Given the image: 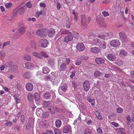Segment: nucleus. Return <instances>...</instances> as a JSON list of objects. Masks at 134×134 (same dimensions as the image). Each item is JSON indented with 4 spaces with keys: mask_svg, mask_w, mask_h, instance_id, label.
Returning <instances> with one entry per match:
<instances>
[{
    "mask_svg": "<svg viewBox=\"0 0 134 134\" xmlns=\"http://www.w3.org/2000/svg\"><path fill=\"white\" fill-rule=\"evenodd\" d=\"M48 44V41L44 39L39 40L38 43L39 46L43 48H46L47 47Z\"/></svg>",
    "mask_w": 134,
    "mask_h": 134,
    "instance_id": "f257e3e1",
    "label": "nucleus"
},
{
    "mask_svg": "<svg viewBox=\"0 0 134 134\" xmlns=\"http://www.w3.org/2000/svg\"><path fill=\"white\" fill-rule=\"evenodd\" d=\"M46 31L47 30L46 29L40 30L37 31L36 33L39 36L44 37L47 35Z\"/></svg>",
    "mask_w": 134,
    "mask_h": 134,
    "instance_id": "f03ea898",
    "label": "nucleus"
},
{
    "mask_svg": "<svg viewBox=\"0 0 134 134\" xmlns=\"http://www.w3.org/2000/svg\"><path fill=\"white\" fill-rule=\"evenodd\" d=\"M113 35V34L112 33L109 32L108 33H105V35H98V37L104 40L105 39H107L110 38Z\"/></svg>",
    "mask_w": 134,
    "mask_h": 134,
    "instance_id": "7ed1b4c3",
    "label": "nucleus"
},
{
    "mask_svg": "<svg viewBox=\"0 0 134 134\" xmlns=\"http://www.w3.org/2000/svg\"><path fill=\"white\" fill-rule=\"evenodd\" d=\"M83 87L85 91H88L90 88V83L89 81L88 80L85 81L83 83Z\"/></svg>",
    "mask_w": 134,
    "mask_h": 134,
    "instance_id": "20e7f679",
    "label": "nucleus"
},
{
    "mask_svg": "<svg viewBox=\"0 0 134 134\" xmlns=\"http://www.w3.org/2000/svg\"><path fill=\"white\" fill-rule=\"evenodd\" d=\"M110 45L113 47L119 46L120 44V42L118 40H113L110 42Z\"/></svg>",
    "mask_w": 134,
    "mask_h": 134,
    "instance_id": "39448f33",
    "label": "nucleus"
},
{
    "mask_svg": "<svg viewBox=\"0 0 134 134\" xmlns=\"http://www.w3.org/2000/svg\"><path fill=\"white\" fill-rule=\"evenodd\" d=\"M119 35L122 42L126 41L127 37L124 32H120L119 33Z\"/></svg>",
    "mask_w": 134,
    "mask_h": 134,
    "instance_id": "423d86ee",
    "label": "nucleus"
},
{
    "mask_svg": "<svg viewBox=\"0 0 134 134\" xmlns=\"http://www.w3.org/2000/svg\"><path fill=\"white\" fill-rule=\"evenodd\" d=\"M76 48L79 51H83L85 48L84 45L82 43H78L76 46Z\"/></svg>",
    "mask_w": 134,
    "mask_h": 134,
    "instance_id": "0eeeda50",
    "label": "nucleus"
},
{
    "mask_svg": "<svg viewBox=\"0 0 134 134\" xmlns=\"http://www.w3.org/2000/svg\"><path fill=\"white\" fill-rule=\"evenodd\" d=\"M73 36L71 35H69L66 36L64 38V42L67 43L71 41L73 38Z\"/></svg>",
    "mask_w": 134,
    "mask_h": 134,
    "instance_id": "6e6552de",
    "label": "nucleus"
},
{
    "mask_svg": "<svg viewBox=\"0 0 134 134\" xmlns=\"http://www.w3.org/2000/svg\"><path fill=\"white\" fill-rule=\"evenodd\" d=\"M107 58L109 60L113 61L115 60L116 57L114 54L113 53H110L107 55Z\"/></svg>",
    "mask_w": 134,
    "mask_h": 134,
    "instance_id": "1a4fd4ad",
    "label": "nucleus"
},
{
    "mask_svg": "<svg viewBox=\"0 0 134 134\" xmlns=\"http://www.w3.org/2000/svg\"><path fill=\"white\" fill-rule=\"evenodd\" d=\"M67 88V85L66 84H64L60 88H59L58 89V92L60 94H61V91L64 92H65Z\"/></svg>",
    "mask_w": 134,
    "mask_h": 134,
    "instance_id": "9d476101",
    "label": "nucleus"
},
{
    "mask_svg": "<svg viewBox=\"0 0 134 134\" xmlns=\"http://www.w3.org/2000/svg\"><path fill=\"white\" fill-rule=\"evenodd\" d=\"M26 90L29 91H31L33 90V86L32 84L30 83H28L25 86Z\"/></svg>",
    "mask_w": 134,
    "mask_h": 134,
    "instance_id": "9b49d317",
    "label": "nucleus"
},
{
    "mask_svg": "<svg viewBox=\"0 0 134 134\" xmlns=\"http://www.w3.org/2000/svg\"><path fill=\"white\" fill-rule=\"evenodd\" d=\"M25 66L26 68L29 69H32L34 67V65L32 63L27 62L25 64Z\"/></svg>",
    "mask_w": 134,
    "mask_h": 134,
    "instance_id": "f8f14e48",
    "label": "nucleus"
},
{
    "mask_svg": "<svg viewBox=\"0 0 134 134\" xmlns=\"http://www.w3.org/2000/svg\"><path fill=\"white\" fill-rule=\"evenodd\" d=\"M63 131L65 133H68L69 132H71L70 130V126L69 125H67L65 126L63 129Z\"/></svg>",
    "mask_w": 134,
    "mask_h": 134,
    "instance_id": "ddd939ff",
    "label": "nucleus"
},
{
    "mask_svg": "<svg viewBox=\"0 0 134 134\" xmlns=\"http://www.w3.org/2000/svg\"><path fill=\"white\" fill-rule=\"evenodd\" d=\"M90 51L94 53H98L100 51V49L99 48L95 47L92 48L91 49Z\"/></svg>",
    "mask_w": 134,
    "mask_h": 134,
    "instance_id": "4468645a",
    "label": "nucleus"
},
{
    "mask_svg": "<svg viewBox=\"0 0 134 134\" xmlns=\"http://www.w3.org/2000/svg\"><path fill=\"white\" fill-rule=\"evenodd\" d=\"M48 63L49 66L51 68H53L55 64L54 59L52 58L49 59Z\"/></svg>",
    "mask_w": 134,
    "mask_h": 134,
    "instance_id": "2eb2a0df",
    "label": "nucleus"
},
{
    "mask_svg": "<svg viewBox=\"0 0 134 134\" xmlns=\"http://www.w3.org/2000/svg\"><path fill=\"white\" fill-rule=\"evenodd\" d=\"M48 33V35L50 37H52L55 35V31L53 29H51L49 30Z\"/></svg>",
    "mask_w": 134,
    "mask_h": 134,
    "instance_id": "dca6fc26",
    "label": "nucleus"
},
{
    "mask_svg": "<svg viewBox=\"0 0 134 134\" xmlns=\"http://www.w3.org/2000/svg\"><path fill=\"white\" fill-rule=\"evenodd\" d=\"M127 53H128L126 51L122 50L120 51L119 54V55L120 57H124L126 56Z\"/></svg>",
    "mask_w": 134,
    "mask_h": 134,
    "instance_id": "f3484780",
    "label": "nucleus"
},
{
    "mask_svg": "<svg viewBox=\"0 0 134 134\" xmlns=\"http://www.w3.org/2000/svg\"><path fill=\"white\" fill-rule=\"evenodd\" d=\"M95 60L96 63L98 64H101L104 62V60L101 58H97L95 59Z\"/></svg>",
    "mask_w": 134,
    "mask_h": 134,
    "instance_id": "a211bd4d",
    "label": "nucleus"
},
{
    "mask_svg": "<svg viewBox=\"0 0 134 134\" xmlns=\"http://www.w3.org/2000/svg\"><path fill=\"white\" fill-rule=\"evenodd\" d=\"M98 44L100 48L103 49H104L106 48V44L103 41H101L99 42Z\"/></svg>",
    "mask_w": 134,
    "mask_h": 134,
    "instance_id": "6ab92c4d",
    "label": "nucleus"
},
{
    "mask_svg": "<svg viewBox=\"0 0 134 134\" xmlns=\"http://www.w3.org/2000/svg\"><path fill=\"white\" fill-rule=\"evenodd\" d=\"M43 110L41 108H38L36 110V114L38 116H40L42 115Z\"/></svg>",
    "mask_w": 134,
    "mask_h": 134,
    "instance_id": "aec40b11",
    "label": "nucleus"
},
{
    "mask_svg": "<svg viewBox=\"0 0 134 134\" xmlns=\"http://www.w3.org/2000/svg\"><path fill=\"white\" fill-rule=\"evenodd\" d=\"M32 55L33 56L36 57L40 59H42L43 58L42 56L40 54L37 52H33L32 53Z\"/></svg>",
    "mask_w": 134,
    "mask_h": 134,
    "instance_id": "412c9836",
    "label": "nucleus"
},
{
    "mask_svg": "<svg viewBox=\"0 0 134 134\" xmlns=\"http://www.w3.org/2000/svg\"><path fill=\"white\" fill-rule=\"evenodd\" d=\"M115 130L118 134H122L125 131V129L123 128L115 129Z\"/></svg>",
    "mask_w": 134,
    "mask_h": 134,
    "instance_id": "4be33fe9",
    "label": "nucleus"
},
{
    "mask_svg": "<svg viewBox=\"0 0 134 134\" xmlns=\"http://www.w3.org/2000/svg\"><path fill=\"white\" fill-rule=\"evenodd\" d=\"M26 28L24 26H21L19 30V33L21 34H24Z\"/></svg>",
    "mask_w": 134,
    "mask_h": 134,
    "instance_id": "5701e85b",
    "label": "nucleus"
},
{
    "mask_svg": "<svg viewBox=\"0 0 134 134\" xmlns=\"http://www.w3.org/2000/svg\"><path fill=\"white\" fill-rule=\"evenodd\" d=\"M59 68L60 70L61 71L64 70L66 68V64L64 63H62L60 65Z\"/></svg>",
    "mask_w": 134,
    "mask_h": 134,
    "instance_id": "b1692460",
    "label": "nucleus"
},
{
    "mask_svg": "<svg viewBox=\"0 0 134 134\" xmlns=\"http://www.w3.org/2000/svg\"><path fill=\"white\" fill-rule=\"evenodd\" d=\"M27 97L29 100L30 102L32 101L33 100V94L30 92L28 93Z\"/></svg>",
    "mask_w": 134,
    "mask_h": 134,
    "instance_id": "393cba45",
    "label": "nucleus"
},
{
    "mask_svg": "<svg viewBox=\"0 0 134 134\" xmlns=\"http://www.w3.org/2000/svg\"><path fill=\"white\" fill-rule=\"evenodd\" d=\"M61 121L60 120L57 119L55 122L56 126L58 128H59L60 127L61 125Z\"/></svg>",
    "mask_w": 134,
    "mask_h": 134,
    "instance_id": "a878e982",
    "label": "nucleus"
},
{
    "mask_svg": "<svg viewBox=\"0 0 134 134\" xmlns=\"http://www.w3.org/2000/svg\"><path fill=\"white\" fill-rule=\"evenodd\" d=\"M34 97L36 101H38L40 99V97L39 94L37 93H35L34 94Z\"/></svg>",
    "mask_w": 134,
    "mask_h": 134,
    "instance_id": "bb28decb",
    "label": "nucleus"
},
{
    "mask_svg": "<svg viewBox=\"0 0 134 134\" xmlns=\"http://www.w3.org/2000/svg\"><path fill=\"white\" fill-rule=\"evenodd\" d=\"M43 71L44 74H47L48 73L49 70L47 67H44L43 68Z\"/></svg>",
    "mask_w": 134,
    "mask_h": 134,
    "instance_id": "cd10ccee",
    "label": "nucleus"
},
{
    "mask_svg": "<svg viewBox=\"0 0 134 134\" xmlns=\"http://www.w3.org/2000/svg\"><path fill=\"white\" fill-rule=\"evenodd\" d=\"M116 63L118 65L121 66L123 64V61L120 59H119L116 60Z\"/></svg>",
    "mask_w": 134,
    "mask_h": 134,
    "instance_id": "c85d7f7f",
    "label": "nucleus"
},
{
    "mask_svg": "<svg viewBox=\"0 0 134 134\" xmlns=\"http://www.w3.org/2000/svg\"><path fill=\"white\" fill-rule=\"evenodd\" d=\"M92 132L91 130L89 128H86L84 131V134H91Z\"/></svg>",
    "mask_w": 134,
    "mask_h": 134,
    "instance_id": "c756f323",
    "label": "nucleus"
},
{
    "mask_svg": "<svg viewBox=\"0 0 134 134\" xmlns=\"http://www.w3.org/2000/svg\"><path fill=\"white\" fill-rule=\"evenodd\" d=\"M51 81L53 82V84L54 85L57 84L59 82V80L57 77H55L54 79H52Z\"/></svg>",
    "mask_w": 134,
    "mask_h": 134,
    "instance_id": "7c9ffc66",
    "label": "nucleus"
},
{
    "mask_svg": "<svg viewBox=\"0 0 134 134\" xmlns=\"http://www.w3.org/2000/svg\"><path fill=\"white\" fill-rule=\"evenodd\" d=\"M23 77L25 78L29 79L30 77V73L28 72H25L23 74Z\"/></svg>",
    "mask_w": 134,
    "mask_h": 134,
    "instance_id": "2f4dec72",
    "label": "nucleus"
},
{
    "mask_svg": "<svg viewBox=\"0 0 134 134\" xmlns=\"http://www.w3.org/2000/svg\"><path fill=\"white\" fill-rule=\"evenodd\" d=\"M50 105V102L49 101H44L43 103V106L44 107H49Z\"/></svg>",
    "mask_w": 134,
    "mask_h": 134,
    "instance_id": "473e14b6",
    "label": "nucleus"
},
{
    "mask_svg": "<svg viewBox=\"0 0 134 134\" xmlns=\"http://www.w3.org/2000/svg\"><path fill=\"white\" fill-rule=\"evenodd\" d=\"M24 58L25 60L27 61H30L31 60V57L30 55L28 54H25L24 56Z\"/></svg>",
    "mask_w": 134,
    "mask_h": 134,
    "instance_id": "72a5a7b5",
    "label": "nucleus"
},
{
    "mask_svg": "<svg viewBox=\"0 0 134 134\" xmlns=\"http://www.w3.org/2000/svg\"><path fill=\"white\" fill-rule=\"evenodd\" d=\"M81 23L83 24L85 22L86 20L85 19V16L84 15H81Z\"/></svg>",
    "mask_w": 134,
    "mask_h": 134,
    "instance_id": "f704fd0d",
    "label": "nucleus"
},
{
    "mask_svg": "<svg viewBox=\"0 0 134 134\" xmlns=\"http://www.w3.org/2000/svg\"><path fill=\"white\" fill-rule=\"evenodd\" d=\"M71 34V32L69 31L68 30H63L61 32L62 34H69L70 35Z\"/></svg>",
    "mask_w": 134,
    "mask_h": 134,
    "instance_id": "c9c22d12",
    "label": "nucleus"
},
{
    "mask_svg": "<svg viewBox=\"0 0 134 134\" xmlns=\"http://www.w3.org/2000/svg\"><path fill=\"white\" fill-rule=\"evenodd\" d=\"M65 58L62 57H60L58 59V63L60 64L62 62H64L65 61Z\"/></svg>",
    "mask_w": 134,
    "mask_h": 134,
    "instance_id": "e433bc0d",
    "label": "nucleus"
},
{
    "mask_svg": "<svg viewBox=\"0 0 134 134\" xmlns=\"http://www.w3.org/2000/svg\"><path fill=\"white\" fill-rule=\"evenodd\" d=\"M70 59L69 58H65V63L66 64V65H68L70 63Z\"/></svg>",
    "mask_w": 134,
    "mask_h": 134,
    "instance_id": "4c0bfd02",
    "label": "nucleus"
},
{
    "mask_svg": "<svg viewBox=\"0 0 134 134\" xmlns=\"http://www.w3.org/2000/svg\"><path fill=\"white\" fill-rule=\"evenodd\" d=\"M48 110L50 111L53 114L55 113V110L53 107L52 106H50L48 107Z\"/></svg>",
    "mask_w": 134,
    "mask_h": 134,
    "instance_id": "58836bf2",
    "label": "nucleus"
},
{
    "mask_svg": "<svg viewBox=\"0 0 134 134\" xmlns=\"http://www.w3.org/2000/svg\"><path fill=\"white\" fill-rule=\"evenodd\" d=\"M79 58L80 60H87L88 59V57L85 56H81L79 57Z\"/></svg>",
    "mask_w": 134,
    "mask_h": 134,
    "instance_id": "ea45409f",
    "label": "nucleus"
},
{
    "mask_svg": "<svg viewBox=\"0 0 134 134\" xmlns=\"http://www.w3.org/2000/svg\"><path fill=\"white\" fill-rule=\"evenodd\" d=\"M54 134H61V131L60 130L55 129L54 130Z\"/></svg>",
    "mask_w": 134,
    "mask_h": 134,
    "instance_id": "a19ab883",
    "label": "nucleus"
},
{
    "mask_svg": "<svg viewBox=\"0 0 134 134\" xmlns=\"http://www.w3.org/2000/svg\"><path fill=\"white\" fill-rule=\"evenodd\" d=\"M96 116L97 118L99 119H102V117L100 115L99 112L98 111H97L96 113Z\"/></svg>",
    "mask_w": 134,
    "mask_h": 134,
    "instance_id": "79ce46f5",
    "label": "nucleus"
},
{
    "mask_svg": "<svg viewBox=\"0 0 134 134\" xmlns=\"http://www.w3.org/2000/svg\"><path fill=\"white\" fill-rule=\"evenodd\" d=\"M102 14L104 17H106L108 16L109 15V13L106 11H104L102 13Z\"/></svg>",
    "mask_w": 134,
    "mask_h": 134,
    "instance_id": "37998d69",
    "label": "nucleus"
},
{
    "mask_svg": "<svg viewBox=\"0 0 134 134\" xmlns=\"http://www.w3.org/2000/svg\"><path fill=\"white\" fill-rule=\"evenodd\" d=\"M10 69L12 71H14L17 69V67L15 65H12V66H11Z\"/></svg>",
    "mask_w": 134,
    "mask_h": 134,
    "instance_id": "c03bdc74",
    "label": "nucleus"
},
{
    "mask_svg": "<svg viewBox=\"0 0 134 134\" xmlns=\"http://www.w3.org/2000/svg\"><path fill=\"white\" fill-rule=\"evenodd\" d=\"M12 3H7L5 4V7L7 9L10 8L12 6Z\"/></svg>",
    "mask_w": 134,
    "mask_h": 134,
    "instance_id": "a18cd8bd",
    "label": "nucleus"
},
{
    "mask_svg": "<svg viewBox=\"0 0 134 134\" xmlns=\"http://www.w3.org/2000/svg\"><path fill=\"white\" fill-rule=\"evenodd\" d=\"M49 114L48 112H46L44 113L42 115L43 118H45L49 116Z\"/></svg>",
    "mask_w": 134,
    "mask_h": 134,
    "instance_id": "49530a36",
    "label": "nucleus"
},
{
    "mask_svg": "<svg viewBox=\"0 0 134 134\" xmlns=\"http://www.w3.org/2000/svg\"><path fill=\"white\" fill-rule=\"evenodd\" d=\"M99 40L97 38H96L93 41V43L94 44H97L99 42Z\"/></svg>",
    "mask_w": 134,
    "mask_h": 134,
    "instance_id": "de8ad7c7",
    "label": "nucleus"
},
{
    "mask_svg": "<svg viewBox=\"0 0 134 134\" xmlns=\"http://www.w3.org/2000/svg\"><path fill=\"white\" fill-rule=\"evenodd\" d=\"M6 121L7 122L5 124V125L6 126H11L13 124L12 122L11 121H8L7 120H6Z\"/></svg>",
    "mask_w": 134,
    "mask_h": 134,
    "instance_id": "09e8293b",
    "label": "nucleus"
},
{
    "mask_svg": "<svg viewBox=\"0 0 134 134\" xmlns=\"http://www.w3.org/2000/svg\"><path fill=\"white\" fill-rule=\"evenodd\" d=\"M97 132L98 134H103V132L102 130L100 128H98L97 130Z\"/></svg>",
    "mask_w": 134,
    "mask_h": 134,
    "instance_id": "8fccbe9b",
    "label": "nucleus"
},
{
    "mask_svg": "<svg viewBox=\"0 0 134 134\" xmlns=\"http://www.w3.org/2000/svg\"><path fill=\"white\" fill-rule=\"evenodd\" d=\"M42 14V11L37 12L36 14V16L37 17H39Z\"/></svg>",
    "mask_w": 134,
    "mask_h": 134,
    "instance_id": "3c124183",
    "label": "nucleus"
},
{
    "mask_svg": "<svg viewBox=\"0 0 134 134\" xmlns=\"http://www.w3.org/2000/svg\"><path fill=\"white\" fill-rule=\"evenodd\" d=\"M50 95L49 93H46L44 95V97L46 99H48L50 97Z\"/></svg>",
    "mask_w": 134,
    "mask_h": 134,
    "instance_id": "603ef678",
    "label": "nucleus"
},
{
    "mask_svg": "<svg viewBox=\"0 0 134 134\" xmlns=\"http://www.w3.org/2000/svg\"><path fill=\"white\" fill-rule=\"evenodd\" d=\"M123 111V109L120 108H118L116 109V111L117 113H121Z\"/></svg>",
    "mask_w": 134,
    "mask_h": 134,
    "instance_id": "864d4df0",
    "label": "nucleus"
},
{
    "mask_svg": "<svg viewBox=\"0 0 134 134\" xmlns=\"http://www.w3.org/2000/svg\"><path fill=\"white\" fill-rule=\"evenodd\" d=\"M14 98L16 100V102L17 104L20 103V100L17 98L16 96H14Z\"/></svg>",
    "mask_w": 134,
    "mask_h": 134,
    "instance_id": "5fc2aeb1",
    "label": "nucleus"
},
{
    "mask_svg": "<svg viewBox=\"0 0 134 134\" xmlns=\"http://www.w3.org/2000/svg\"><path fill=\"white\" fill-rule=\"evenodd\" d=\"M40 53L42 55V56H43L46 57H47L48 56L47 55V53L44 52H41Z\"/></svg>",
    "mask_w": 134,
    "mask_h": 134,
    "instance_id": "6e6d98bb",
    "label": "nucleus"
},
{
    "mask_svg": "<svg viewBox=\"0 0 134 134\" xmlns=\"http://www.w3.org/2000/svg\"><path fill=\"white\" fill-rule=\"evenodd\" d=\"M7 67V66L6 65H2L0 67V69L1 70H3L4 69Z\"/></svg>",
    "mask_w": 134,
    "mask_h": 134,
    "instance_id": "4d7b16f0",
    "label": "nucleus"
},
{
    "mask_svg": "<svg viewBox=\"0 0 134 134\" xmlns=\"http://www.w3.org/2000/svg\"><path fill=\"white\" fill-rule=\"evenodd\" d=\"M100 74V72L98 71H97L95 72L94 73V75L96 76H99Z\"/></svg>",
    "mask_w": 134,
    "mask_h": 134,
    "instance_id": "13d9d810",
    "label": "nucleus"
},
{
    "mask_svg": "<svg viewBox=\"0 0 134 134\" xmlns=\"http://www.w3.org/2000/svg\"><path fill=\"white\" fill-rule=\"evenodd\" d=\"M57 9L59 10L61 7V5L60 3H58V2H57Z\"/></svg>",
    "mask_w": 134,
    "mask_h": 134,
    "instance_id": "bf43d9fd",
    "label": "nucleus"
},
{
    "mask_svg": "<svg viewBox=\"0 0 134 134\" xmlns=\"http://www.w3.org/2000/svg\"><path fill=\"white\" fill-rule=\"evenodd\" d=\"M111 124L116 127H117L119 126V124L114 122H111Z\"/></svg>",
    "mask_w": 134,
    "mask_h": 134,
    "instance_id": "052dcab7",
    "label": "nucleus"
},
{
    "mask_svg": "<svg viewBox=\"0 0 134 134\" xmlns=\"http://www.w3.org/2000/svg\"><path fill=\"white\" fill-rule=\"evenodd\" d=\"M26 5L29 8H30L32 7V5L30 2L27 3L26 4Z\"/></svg>",
    "mask_w": 134,
    "mask_h": 134,
    "instance_id": "680f3d73",
    "label": "nucleus"
},
{
    "mask_svg": "<svg viewBox=\"0 0 134 134\" xmlns=\"http://www.w3.org/2000/svg\"><path fill=\"white\" fill-rule=\"evenodd\" d=\"M16 87L17 89L19 91L21 90V85L18 84L17 85Z\"/></svg>",
    "mask_w": 134,
    "mask_h": 134,
    "instance_id": "e2e57ef3",
    "label": "nucleus"
},
{
    "mask_svg": "<svg viewBox=\"0 0 134 134\" xmlns=\"http://www.w3.org/2000/svg\"><path fill=\"white\" fill-rule=\"evenodd\" d=\"M75 74V70L72 71L71 72V75H70V77L71 78H72L74 76Z\"/></svg>",
    "mask_w": 134,
    "mask_h": 134,
    "instance_id": "0e129e2a",
    "label": "nucleus"
},
{
    "mask_svg": "<svg viewBox=\"0 0 134 134\" xmlns=\"http://www.w3.org/2000/svg\"><path fill=\"white\" fill-rule=\"evenodd\" d=\"M19 11L21 14L25 12L24 9L22 8H21L19 9Z\"/></svg>",
    "mask_w": 134,
    "mask_h": 134,
    "instance_id": "69168bd1",
    "label": "nucleus"
},
{
    "mask_svg": "<svg viewBox=\"0 0 134 134\" xmlns=\"http://www.w3.org/2000/svg\"><path fill=\"white\" fill-rule=\"evenodd\" d=\"M39 5L40 7H45L46 6V4L43 3H40L39 4Z\"/></svg>",
    "mask_w": 134,
    "mask_h": 134,
    "instance_id": "338daca9",
    "label": "nucleus"
},
{
    "mask_svg": "<svg viewBox=\"0 0 134 134\" xmlns=\"http://www.w3.org/2000/svg\"><path fill=\"white\" fill-rule=\"evenodd\" d=\"M46 133L47 134H54L53 132L49 130L46 131Z\"/></svg>",
    "mask_w": 134,
    "mask_h": 134,
    "instance_id": "774afa93",
    "label": "nucleus"
}]
</instances>
